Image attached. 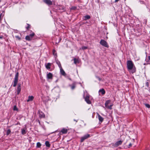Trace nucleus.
<instances>
[{
	"label": "nucleus",
	"instance_id": "1",
	"mask_svg": "<svg viewBox=\"0 0 150 150\" xmlns=\"http://www.w3.org/2000/svg\"><path fill=\"white\" fill-rule=\"evenodd\" d=\"M127 67L128 71L130 73L133 74L136 71L135 67L131 60L127 61Z\"/></svg>",
	"mask_w": 150,
	"mask_h": 150
},
{
	"label": "nucleus",
	"instance_id": "2",
	"mask_svg": "<svg viewBox=\"0 0 150 150\" xmlns=\"http://www.w3.org/2000/svg\"><path fill=\"white\" fill-rule=\"evenodd\" d=\"M31 32H32L31 34L27 35L25 37V39L27 40L30 41L32 40L33 39V38L35 35V33L32 32V31H31Z\"/></svg>",
	"mask_w": 150,
	"mask_h": 150
},
{
	"label": "nucleus",
	"instance_id": "3",
	"mask_svg": "<svg viewBox=\"0 0 150 150\" xmlns=\"http://www.w3.org/2000/svg\"><path fill=\"white\" fill-rule=\"evenodd\" d=\"M19 76V73L18 72H17L16 73V75H15L14 80V83L13 84V87H16V86L17 83L18 82V78Z\"/></svg>",
	"mask_w": 150,
	"mask_h": 150
},
{
	"label": "nucleus",
	"instance_id": "4",
	"mask_svg": "<svg viewBox=\"0 0 150 150\" xmlns=\"http://www.w3.org/2000/svg\"><path fill=\"white\" fill-rule=\"evenodd\" d=\"M100 43L101 45L105 47L108 48L109 47L107 42L104 40H101Z\"/></svg>",
	"mask_w": 150,
	"mask_h": 150
},
{
	"label": "nucleus",
	"instance_id": "5",
	"mask_svg": "<svg viewBox=\"0 0 150 150\" xmlns=\"http://www.w3.org/2000/svg\"><path fill=\"white\" fill-rule=\"evenodd\" d=\"M90 137V135L88 134H87L85 135L84 136L81 137V142H83L85 139H86Z\"/></svg>",
	"mask_w": 150,
	"mask_h": 150
},
{
	"label": "nucleus",
	"instance_id": "6",
	"mask_svg": "<svg viewBox=\"0 0 150 150\" xmlns=\"http://www.w3.org/2000/svg\"><path fill=\"white\" fill-rule=\"evenodd\" d=\"M85 100L88 104H91V102L89 100V96L88 95H87L85 98Z\"/></svg>",
	"mask_w": 150,
	"mask_h": 150
},
{
	"label": "nucleus",
	"instance_id": "7",
	"mask_svg": "<svg viewBox=\"0 0 150 150\" xmlns=\"http://www.w3.org/2000/svg\"><path fill=\"white\" fill-rule=\"evenodd\" d=\"M123 141H122L120 140L116 142L114 145L115 147H117L119 145H121Z\"/></svg>",
	"mask_w": 150,
	"mask_h": 150
},
{
	"label": "nucleus",
	"instance_id": "8",
	"mask_svg": "<svg viewBox=\"0 0 150 150\" xmlns=\"http://www.w3.org/2000/svg\"><path fill=\"white\" fill-rule=\"evenodd\" d=\"M43 1L49 5H52V2L50 0H43Z\"/></svg>",
	"mask_w": 150,
	"mask_h": 150
},
{
	"label": "nucleus",
	"instance_id": "9",
	"mask_svg": "<svg viewBox=\"0 0 150 150\" xmlns=\"http://www.w3.org/2000/svg\"><path fill=\"white\" fill-rule=\"evenodd\" d=\"M47 78L48 79H52L53 78V75L50 72L47 74Z\"/></svg>",
	"mask_w": 150,
	"mask_h": 150
},
{
	"label": "nucleus",
	"instance_id": "10",
	"mask_svg": "<svg viewBox=\"0 0 150 150\" xmlns=\"http://www.w3.org/2000/svg\"><path fill=\"white\" fill-rule=\"evenodd\" d=\"M68 132V130L66 128H62L61 131L60 132V134H65L67 133Z\"/></svg>",
	"mask_w": 150,
	"mask_h": 150
},
{
	"label": "nucleus",
	"instance_id": "11",
	"mask_svg": "<svg viewBox=\"0 0 150 150\" xmlns=\"http://www.w3.org/2000/svg\"><path fill=\"white\" fill-rule=\"evenodd\" d=\"M21 84L20 83L18 84V88H17V94L18 95L20 93L21 91Z\"/></svg>",
	"mask_w": 150,
	"mask_h": 150
},
{
	"label": "nucleus",
	"instance_id": "12",
	"mask_svg": "<svg viewBox=\"0 0 150 150\" xmlns=\"http://www.w3.org/2000/svg\"><path fill=\"white\" fill-rule=\"evenodd\" d=\"M60 72L61 74L64 76H66V74L65 73L64 70L62 69V68L61 67L60 68Z\"/></svg>",
	"mask_w": 150,
	"mask_h": 150
},
{
	"label": "nucleus",
	"instance_id": "13",
	"mask_svg": "<svg viewBox=\"0 0 150 150\" xmlns=\"http://www.w3.org/2000/svg\"><path fill=\"white\" fill-rule=\"evenodd\" d=\"M98 118L99 120L101 122H102L103 120V117H102L98 113L97 114Z\"/></svg>",
	"mask_w": 150,
	"mask_h": 150
},
{
	"label": "nucleus",
	"instance_id": "14",
	"mask_svg": "<svg viewBox=\"0 0 150 150\" xmlns=\"http://www.w3.org/2000/svg\"><path fill=\"white\" fill-rule=\"evenodd\" d=\"M51 65V64L50 63H48L45 64V67L47 69L49 70L50 69V66Z\"/></svg>",
	"mask_w": 150,
	"mask_h": 150
},
{
	"label": "nucleus",
	"instance_id": "15",
	"mask_svg": "<svg viewBox=\"0 0 150 150\" xmlns=\"http://www.w3.org/2000/svg\"><path fill=\"white\" fill-rule=\"evenodd\" d=\"M34 98V97L33 96H29L28 99L27 100V102L32 101Z\"/></svg>",
	"mask_w": 150,
	"mask_h": 150
},
{
	"label": "nucleus",
	"instance_id": "16",
	"mask_svg": "<svg viewBox=\"0 0 150 150\" xmlns=\"http://www.w3.org/2000/svg\"><path fill=\"white\" fill-rule=\"evenodd\" d=\"M99 92L101 93L102 95H104L105 93V91L103 88L100 89L99 90Z\"/></svg>",
	"mask_w": 150,
	"mask_h": 150
},
{
	"label": "nucleus",
	"instance_id": "17",
	"mask_svg": "<svg viewBox=\"0 0 150 150\" xmlns=\"http://www.w3.org/2000/svg\"><path fill=\"white\" fill-rule=\"evenodd\" d=\"M84 20H86L87 19H89L91 17L89 15H86L84 16Z\"/></svg>",
	"mask_w": 150,
	"mask_h": 150
},
{
	"label": "nucleus",
	"instance_id": "18",
	"mask_svg": "<svg viewBox=\"0 0 150 150\" xmlns=\"http://www.w3.org/2000/svg\"><path fill=\"white\" fill-rule=\"evenodd\" d=\"M110 100H107L105 103V106L106 108L109 106L108 104L110 103Z\"/></svg>",
	"mask_w": 150,
	"mask_h": 150
},
{
	"label": "nucleus",
	"instance_id": "19",
	"mask_svg": "<svg viewBox=\"0 0 150 150\" xmlns=\"http://www.w3.org/2000/svg\"><path fill=\"white\" fill-rule=\"evenodd\" d=\"M74 63L75 64H76L79 63V61L78 59L74 58Z\"/></svg>",
	"mask_w": 150,
	"mask_h": 150
},
{
	"label": "nucleus",
	"instance_id": "20",
	"mask_svg": "<svg viewBox=\"0 0 150 150\" xmlns=\"http://www.w3.org/2000/svg\"><path fill=\"white\" fill-rule=\"evenodd\" d=\"M26 128H24L21 129V134H25L26 133Z\"/></svg>",
	"mask_w": 150,
	"mask_h": 150
},
{
	"label": "nucleus",
	"instance_id": "21",
	"mask_svg": "<svg viewBox=\"0 0 150 150\" xmlns=\"http://www.w3.org/2000/svg\"><path fill=\"white\" fill-rule=\"evenodd\" d=\"M45 144L46 146L50 147V144L49 142L48 141H46L45 142Z\"/></svg>",
	"mask_w": 150,
	"mask_h": 150
},
{
	"label": "nucleus",
	"instance_id": "22",
	"mask_svg": "<svg viewBox=\"0 0 150 150\" xmlns=\"http://www.w3.org/2000/svg\"><path fill=\"white\" fill-rule=\"evenodd\" d=\"M56 63L57 64V65H58V66L60 68L62 67L61 65L60 64V62H59V61H57L56 62Z\"/></svg>",
	"mask_w": 150,
	"mask_h": 150
},
{
	"label": "nucleus",
	"instance_id": "23",
	"mask_svg": "<svg viewBox=\"0 0 150 150\" xmlns=\"http://www.w3.org/2000/svg\"><path fill=\"white\" fill-rule=\"evenodd\" d=\"M70 86L72 89H74L75 87V85L74 83L72 85H70Z\"/></svg>",
	"mask_w": 150,
	"mask_h": 150
},
{
	"label": "nucleus",
	"instance_id": "24",
	"mask_svg": "<svg viewBox=\"0 0 150 150\" xmlns=\"http://www.w3.org/2000/svg\"><path fill=\"white\" fill-rule=\"evenodd\" d=\"M41 144L39 142H38L37 143V147L40 148L41 146Z\"/></svg>",
	"mask_w": 150,
	"mask_h": 150
},
{
	"label": "nucleus",
	"instance_id": "25",
	"mask_svg": "<svg viewBox=\"0 0 150 150\" xmlns=\"http://www.w3.org/2000/svg\"><path fill=\"white\" fill-rule=\"evenodd\" d=\"M53 54L54 56H57V53L56 50H53Z\"/></svg>",
	"mask_w": 150,
	"mask_h": 150
},
{
	"label": "nucleus",
	"instance_id": "26",
	"mask_svg": "<svg viewBox=\"0 0 150 150\" xmlns=\"http://www.w3.org/2000/svg\"><path fill=\"white\" fill-rule=\"evenodd\" d=\"M11 132V131L10 129H8L7 131V132H6L7 135H8L10 134Z\"/></svg>",
	"mask_w": 150,
	"mask_h": 150
},
{
	"label": "nucleus",
	"instance_id": "27",
	"mask_svg": "<svg viewBox=\"0 0 150 150\" xmlns=\"http://www.w3.org/2000/svg\"><path fill=\"white\" fill-rule=\"evenodd\" d=\"M27 26L26 27V28L27 30H28L30 28V25L28 24H27Z\"/></svg>",
	"mask_w": 150,
	"mask_h": 150
},
{
	"label": "nucleus",
	"instance_id": "28",
	"mask_svg": "<svg viewBox=\"0 0 150 150\" xmlns=\"http://www.w3.org/2000/svg\"><path fill=\"white\" fill-rule=\"evenodd\" d=\"M145 105L146 107L149 108H150V105L149 104H145Z\"/></svg>",
	"mask_w": 150,
	"mask_h": 150
},
{
	"label": "nucleus",
	"instance_id": "29",
	"mask_svg": "<svg viewBox=\"0 0 150 150\" xmlns=\"http://www.w3.org/2000/svg\"><path fill=\"white\" fill-rule=\"evenodd\" d=\"M13 110H16L17 111L18 110V108H17V107L15 105L14 106Z\"/></svg>",
	"mask_w": 150,
	"mask_h": 150
},
{
	"label": "nucleus",
	"instance_id": "30",
	"mask_svg": "<svg viewBox=\"0 0 150 150\" xmlns=\"http://www.w3.org/2000/svg\"><path fill=\"white\" fill-rule=\"evenodd\" d=\"M15 37L18 40H20L21 39L20 37L18 36H16Z\"/></svg>",
	"mask_w": 150,
	"mask_h": 150
},
{
	"label": "nucleus",
	"instance_id": "31",
	"mask_svg": "<svg viewBox=\"0 0 150 150\" xmlns=\"http://www.w3.org/2000/svg\"><path fill=\"white\" fill-rule=\"evenodd\" d=\"M112 105H110L109 106H108L107 108H108V109H110V110H111L112 109Z\"/></svg>",
	"mask_w": 150,
	"mask_h": 150
},
{
	"label": "nucleus",
	"instance_id": "32",
	"mask_svg": "<svg viewBox=\"0 0 150 150\" xmlns=\"http://www.w3.org/2000/svg\"><path fill=\"white\" fill-rule=\"evenodd\" d=\"M76 8V7L75 6H72L70 8L71 10H75Z\"/></svg>",
	"mask_w": 150,
	"mask_h": 150
},
{
	"label": "nucleus",
	"instance_id": "33",
	"mask_svg": "<svg viewBox=\"0 0 150 150\" xmlns=\"http://www.w3.org/2000/svg\"><path fill=\"white\" fill-rule=\"evenodd\" d=\"M146 61L147 64H150V62L149 60L148 59H146Z\"/></svg>",
	"mask_w": 150,
	"mask_h": 150
},
{
	"label": "nucleus",
	"instance_id": "34",
	"mask_svg": "<svg viewBox=\"0 0 150 150\" xmlns=\"http://www.w3.org/2000/svg\"><path fill=\"white\" fill-rule=\"evenodd\" d=\"M87 49V47L86 46H83L82 47V50H84Z\"/></svg>",
	"mask_w": 150,
	"mask_h": 150
},
{
	"label": "nucleus",
	"instance_id": "35",
	"mask_svg": "<svg viewBox=\"0 0 150 150\" xmlns=\"http://www.w3.org/2000/svg\"><path fill=\"white\" fill-rule=\"evenodd\" d=\"M146 86L147 87H148L149 86V83L148 82H147L146 83Z\"/></svg>",
	"mask_w": 150,
	"mask_h": 150
},
{
	"label": "nucleus",
	"instance_id": "36",
	"mask_svg": "<svg viewBox=\"0 0 150 150\" xmlns=\"http://www.w3.org/2000/svg\"><path fill=\"white\" fill-rule=\"evenodd\" d=\"M148 59L149 60L150 62V56H149L148 57V59Z\"/></svg>",
	"mask_w": 150,
	"mask_h": 150
},
{
	"label": "nucleus",
	"instance_id": "37",
	"mask_svg": "<svg viewBox=\"0 0 150 150\" xmlns=\"http://www.w3.org/2000/svg\"><path fill=\"white\" fill-rule=\"evenodd\" d=\"M3 38V36H0V39H2Z\"/></svg>",
	"mask_w": 150,
	"mask_h": 150
},
{
	"label": "nucleus",
	"instance_id": "38",
	"mask_svg": "<svg viewBox=\"0 0 150 150\" xmlns=\"http://www.w3.org/2000/svg\"><path fill=\"white\" fill-rule=\"evenodd\" d=\"M41 117H45V115H42V116H41Z\"/></svg>",
	"mask_w": 150,
	"mask_h": 150
},
{
	"label": "nucleus",
	"instance_id": "39",
	"mask_svg": "<svg viewBox=\"0 0 150 150\" xmlns=\"http://www.w3.org/2000/svg\"><path fill=\"white\" fill-rule=\"evenodd\" d=\"M132 145V144L131 143H130L129 145V146H131Z\"/></svg>",
	"mask_w": 150,
	"mask_h": 150
},
{
	"label": "nucleus",
	"instance_id": "40",
	"mask_svg": "<svg viewBox=\"0 0 150 150\" xmlns=\"http://www.w3.org/2000/svg\"><path fill=\"white\" fill-rule=\"evenodd\" d=\"M74 120V121H76V122H77V120Z\"/></svg>",
	"mask_w": 150,
	"mask_h": 150
},
{
	"label": "nucleus",
	"instance_id": "41",
	"mask_svg": "<svg viewBox=\"0 0 150 150\" xmlns=\"http://www.w3.org/2000/svg\"><path fill=\"white\" fill-rule=\"evenodd\" d=\"M98 78L100 80V78H99V77H98Z\"/></svg>",
	"mask_w": 150,
	"mask_h": 150
}]
</instances>
